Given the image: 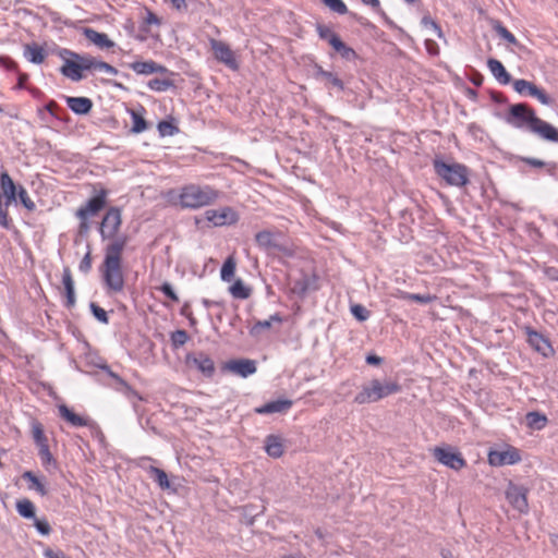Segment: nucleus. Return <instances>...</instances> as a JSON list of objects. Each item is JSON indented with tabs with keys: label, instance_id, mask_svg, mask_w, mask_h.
I'll use <instances>...</instances> for the list:
<instances>
[{
	"label": "nucleus",
	"instance_id": "nucleus-22",
	"mask_svg": "<svg viewBox=\"0 0 558 558\" xmlns=\"http://www.w3.org/2000/svg\"><path fill=\"white\" fill-rule=\"evenodd\" d=\"M62 284L64 289V305L71 308L75 305L74 280L71 269L65 267L62 274Z\"/></svg>",
	"mask_w": 558,
	"mask_h": 558
},
{
	"label": "nucleus",
	"instance_id": "nucleus-62",
	"mask_svg": "<svg viewBox=\"0 0 558 558\" xmlns=\"http://www.w3.org/2000/svg\"><path fill=\"white\" fill-rule=\"evenodd\" d=\"M27 80H28V74H26V73H19L16 88L17 89L25 88V83H26Z\"/></svg>",
	"mask_w": 558,
	"mask_h": 558
},
{
	"label": "nucleus",
	"instance_id": "nucleus-16",
	"mask_svg": "<svg viewBox=\"0 0 558 558\" xmlns=\"http://www.w3.org/2000/svg\"><path fill=\"white\" fill-rule=\"evenodd\" d=\"M19 187L7 171L0 174V203L10 206L16 201V192Z\"/></svg>",
	"mask_w": 558,
	"mask_h": 558
},
{
	"label": "nucleus",
	"instance_id": "nucleus-21",
	"mask_svg": "<svg viewBox=\"0 0 558 558\" xmlns=\"http://www.w3.org/2000/svg\"><path fill=\"white\" fill-rule=\"evenodd\" d=\"M60 416L74 427H85L90 425V420L86 416L74 413L65 404L58 407Z\"/></svg>",
	"mask_w": 558,
	"mask_h": 558
},
{
	"label": "nucleus",
	"instance_id": "nucleus-19",
	"mask_svg": "<svg viewBox=\"0 0 558 558\" xmlns=\"http://www.w3.org/2000/svg\"><path fill=\"white\" fill-rule=\"evenodd\" d=\"M82 32L87 40L100 49H111L114 47V41H112L105 33H99L90 27H85Z\"/></svg>",
	"mask_w": 558,
	"mask_h": 558
},
{
	"label": "nucleus",
	"instance_id": "nucleus-58",
	"mask_svg": "<svg viewBox=\"0 0 558 558\" xmlns=\"http://www.w3.org/2000/svg\"><path fill=\"white\" fill-rule=\"evenodd\" d=\"M144 23L146 25H160V19L149 9H146V16L144 17Z\"/></svg>",
	"mask_w": 558,
	"mask_h": 558
},
{
	"label": "nucleus",
	"instance_id": "nucleus-55",
	"mask_svg": "<svg viewBox=\"0 0 558 558\" xmlns=\"http://www.w3.org/2000/svg\"><path fill=\"white\" fill-rule=\"evenodd\" d=\"M497 32L498 34L505 39L507 40L509 44H512V45H515L517 44V38L514 37V35L512 33H510L506 27L504 26H498L497 27Z\"/></svg>",
	"mask_w": 558,
	"mask_h": 558
},
{
	"label": "nucleus",
	"instance_id": "nucleus-63",
	"mask_svg": "<svg viewBox=\"0 0 558 558\" xmlns=\"http://www.w3.org/2000/svg\"><path fill=\"white\" fill-rule=\"evenodd\" d=\"M525 162L535 168H541V167L546 166V162H544L543 160H539V159H535V158H527V159H525Z\"/></svg>",
	"mask_w": 558,
	"mask_h": 558
},
{
	"label": "nucleus",
	"instance_id": "nucleus-11",
	"mask_svg": "<svg viewBox=\"0 0 558 558\" xmlns=\"http://www.w3.org/2000/svg\"><path fill=\"white\" fill-rule=\"evenodd\" d=\"M209 46L215 59L218 62L225 64L233 71L239 70V62L236 60L235 53L227 43L215 38H210Z\"/></svg>",
	"mask_w": 558,
	"mask_h": 558
},
{
	"label": "nucleus",
	"instance_id": "nucleus-43",
	"mask_svg": "<svg viewBox=\"0 0 558 558\" xmlns=\"http://www.w3.org/2000/svg\"><path fill=\"white\" fill-rule=\"evenodd\" d=\"M147 85L151 90L166 92L172 86V82L167 78H153Z\"/></svg>",
	"mask_w": 558,
	"mask_h": 558
},
{
	"label": "nucleus",
	"instance_id": "nucleus-32",
	"mask_svg": "<svg viewBox=\"0 0 558 558\" xmlns=\"http://www.w3.org/2000/svg\"><path fill=\"white\" fill-rule=\"evenodd\" d=\"M25 57L28 61L40 64L46 59V51L43 47L33 44L25 47Z\"/></svg>",
	"mask_w": 558,
	"mask_h": 558
},
{
	"label": "nucleus",
	"instance_id": "nucleus-49",
	"mask_svg": "<svg viewBox=\"0 0 558 558\" xmlns=\"http://www.w3.org/2000/svg\"><path fill=\"white\" fill-rule=\"evenodd\" d=\"M39 450V457L44 465H48L53 461L52 454L49 450V445H41L38 447Z\"/></svg>",
	"mask_w": 558,
	"mask_h": 558
},
{
	"label": "nucleus",
	"instance_id": "nucleus-20",
	"mask_svg": "<svg viewBox=\"0 0 558 558\" xmlns=\"http://www.w3.org/2000/svg\"><path fill=\"white\" fill-rule=\"evenodd\" d=\"M129 68L133 70L136 74L141 75H149L154 73H165L167 72V69L158 64L157 62L153 60L148 61H135L129 64Z\"/></svg>",
	"mask_w": 558,
	"mask_h": 558
},
{
	"label": "nucleus",
	"instance_id": "nucleus-26",
	"mask_svg": "<svg viewBox=\"0 0 558 558\" xmlns=\"http://www.w3.org/2000/svg\"><path fill=\"white\" fill-rule=\"evenodd\" d=\"M128 112L130 113L131 119H132V128H131L132 133H135V134L143 133L144 131H146L148 129V124L145 120L146 110L144 107L141 106L138 109H130V110H128Z\"/></svg>",
	"mask_w": 558,
	"mask_h": 558
},
{
	"label": "nucleus",
	"instance_id": "nucleus-39",
	"mask_svg": "<svg viewBox=\"0 0 558 558\" xmlns=\"http://www.w3.org/2000/svg\"><path fill=\"white\" fill-rule=\"evenodd\" d=\"M149 473L155 480V482H157V484L160 486V488L167 489L170 487L168 475L163 470L156 466H150Z\"/></svg>",
	"mask_w": 558,
	"mask_h": 558
},
{
	"label": "nucleus",
	"instance_id": "nucleus-9",
	"mask_svg": "<svg viewBox=\"0 0 558 558\" xmlns=\"http://www.w3.org/2000/svg\"><path fill=\"white\" fill-rule=\"evenodd\" d=\"M529 488L509 482L505 490V497L510 506L521 514L529 512L530 506L527 500Z\"/></svg>",
	"mask_w": 558,
	"mask_h": 558
},
{
	"label": "nucleus",
	"instance_id": "nucleus-50",
	"mask_svg": "<svg viewBox=\"0 0 558 558\" xmlns=\"http://www.w3.org/2000/svg\"><path fill=\"white\" fill-rule=\"evenodd\" d=\"M159 291H161L167 298H169L172 302H179V296L174 292L172 286L169 282H163L159 288Z\"/></svg>",
	"mask_w": 558,
	"mask_h": 558
},
{
	"label": "nucleus",
	"instance_id": "nucleus-8",
	"mask_svg": "<svg viewBox=\"0 0 558 558\" xmlns=\"http://www.w3.org/2000/svg\"><path fill=\"white\" fill-rule=\"evenodd\" d=\"M432 454L438 463L456 472L463 470L468 464L462 452L451 445L436 446L432 449Z\"/></svg>",
	"mask_w": 558,
	"mask_h": 558
},
{
	"label": "nucleus",
	"instance_id": "nucleus-17",
	"mask_svg": "<svg viewBox=\"0 0 558 558\" xmlns=\"http://www.w3.org/2000/svg\"><path fill=\"white\" fill-rule=\"evenodd\" d=\"M225 368L244 378L253 375L257 369L256 362L248 359L231 360L226 363Z\"/></svg>",
	"mask_w": 558,
	"mask_h": 558
},
{
	"label": "nucleus",
	"instance_id": "nucleus-13",
	"mask_svg": "<svg viewBox=\"0 0 558 558\" xmlns=\"http://www.w3.org/2000/svg\"><path fill=\"white\" fill-rule=\"evenodd\" d=\"M513 89L520 95H529L536 98L542 105L549 106L553 104V98L543 89L537 87L534 83L518 78L512 81Z\"/></svg>",
	"mask_w": 558,
	"mask_h": 558
},
{
	"label": "nucleus",
	"instance_id": "nucleus-1",
	"mask_svg": "<svg viewBox=\"0 0 558 558\" xmlns=\"http://www.w3.org/2000/svg\"><path fill=\"white\" fill-rule=\"evenodd\" d=\"M507 122L517 129L529 131L543 141L558 143V129L541 119L536 111L525 102L509 107Z\"/></svg>",
	"mask_w": 558,
	"mask_h": 558
},
{
	"label": "nucleus",
	"instance_id": "nucleus-24",
	"mask_svg": "<svg viewBox=\"0 0 558 558\" xmlns=\"http://www.w3.org/2000/svg\"><path fill=\"white\" fill-rule=\"evenodd\" d=\"M293 402L288 399L270 401L255 409L258 414L286 413L292 407Z\"/></svg>",
	"mask_w": 558,
	"mask_h": 558
},
{
	"label": "nucleus",
	"instance_id": "nucleus-2",
	"mask_svg": "<svg viewBox=\"0 0 558 558\" xmlns=\"http://www.w3.org/2000/svg\"><path fill=\"white\" fill-rule=\"evenodd\" d=\"M60 56L63 58V64L60 72L63 76L71 81L78 82L84 75L83 71H98L109 75H116L117 69L111 64L97 60L88 54H80L77 52L64 49Z\"/></svg>",
	"mask_w": 558,
	"mask_h": 558
},
{
	"label": "nucleus",
	"instance_id": "nucleus-35",
	"mask_svg": "<svg viewBox=\"0 0 558 558\" xmlns=\"http://www.w3.org/2000/svg\"><path fill=\"white\" fill-rule=\"evenodd\" d=\"M19 514L26 519H35V506L29 499H22L16 502Z\"/></svg>",
	"mask_w": 558,
	"mask_h": 558
},
{
	"label": "nucleus",
	"instance_id": "nucleus-27",
	"mask_svg": "<svg viewBox=\"0 0 558 558\" xmlns=\"http://www.w3.org/2000/svg\"><path fill=\"white\" fill-rule=\"evenodd\" d=\"M487 66L494 77L500 83V84H509L511 82L510 74L506 71L502 63L497 59H488Z\"/></svg>",
	"mask_w": 558,
	"mask_h": 558
},
{
	"label": "nucleus",
	"instance_id": "nucleus-38",
	"mask_svg": "<svg viewBox=\"0 0 558 558\" xmlns=\"http://www.w3.org/2000/svg\"><path fill=\"white\" fill-rule=\"evenodd\" d=\"M526 422L531 428L542 429L547 424V417L538 412H529L526 414Z\"/></svg>",
	"mask_w": 558,
	"mask_h": 558
},
{
	"label": "nucleus",
	"instance_id": "nucleus-30",
	"mask_svg": "<svg viewBox=\"0 0 558 558\" xmlns=\"http://www.w3.org/2000/svg\"><path fill=\"white\" fill-rule=\"evenodd\" d=\"M265 451L269 457L280 458L283 454V444L280 437L269 435L265 440Z\"/></svg>",
	"mask_w": 558,
	"mask_h": 558
},
{
	"label": "nucleus",
	"instance_id": "nucleus-23",
	"mask_svg": "<svg viewBox=\"0 0 558 558\" xmlns=\"http://www.w3.org/2000/svg\"><path fill=\"white\" fill-rule=\"evenodd\" d=\"M255 241L257 245L264 250H277L279 252H283V246L277 243L276 233L263 230L256 233Z\"/></svg>",
	"mask_w": 558,
	"mask_h": 558
},
{
	"label": "nucleus",
	"instance_id": "nucleus-56",
	"mask_svg": "<svg viewBox=\"0 0 558 558\" xmlns=\"http://www.w3.org/2000/svg\"><path fill=\"white\" fill-rule=\"evenodd\" d=\"M351 311L359 320H366L368 318V312L362 305H354Z\"/></svg>",
	"mask_w": 558,
	"mask_h": 558
},
{
	"label": "nucleus",
	"instance_id": "nucleus-41",
	"mask_svg": "<svg viewBox=\"0 0 558 558\" xmlns=\"http://www.w3.org/2000/svg\"><path fill=\"white\" fill-rule=\"evenodd\" d=\"M159 135L165 136H172L179 132L178 126L173 123L172 120H162L157 125Z\"/></svg>",
	"mask_w": 558,
	"mask_h": 558
},
{
	"label": "nucleus",
	"instance_id": "nucleus-61",
	"mask_svg": "<svg viewBox=\"0 0 558 558\" xmlns=\"http://www.w3.org/2000/svg\"><path fill=\"white\" fill-rule=\"evenodd\" d=\"M364 5L371 7L376 12L381 10L379 0H361Z\"/></svg>",
	"mask_w": 558,
	"mask_h": 558
},
{
	"label": "nucleus",
	"instance_id": "nucleus-46",
	"mask_svg": "<svg viewBox=\"0 0 558 558\" xmlns=\"http://www.w3.org/2000/svg\"><path fill=\"white\" fill-rule=\"evenodd\" d=\"M322 1L332 12H336L338 14H345L348 12V7L342 0H322Z\"/></svg>",
	"mask_w": 558,
	"mask_h": 558
},
{
	"label": "nucleus",
	"instance_id": "nucleus-31",
	"mask_svg": "<svg viewBox=\"0 0 558 558\" xmlns=\"http://www.w3.org/2000/svg\"><path fill=\"white\" fill-rule=\"evenodd\" d=\"M22 477L28 482V489L37 492L40 496L48 494L45 483L32 471H25Z\"/></svg>",
	"mask_w": 558,
	"mask_h": 558
},
{
	"label": "nucleus",
	"instance_id": "nucleus-29",
	"mask_svg": "<svg viewBox=\"0 0 558 558\" xmlns=\"http://www.w3.org/2000/svg\"><path fill=\"white\" fill-rule=\"evenodd\" d=\"M252 288L244 283L242 279H236L234 282L229 287V293L232 295L233 299L238 300H246L252 295Z\"/></svg>",
	"mask_w": 558,
	"mask_h": 558
},
{
	"label": "nucleus",
	"instance_id": "nucleus-54",
	"mask_svg": "<svg viewBox=\"0 0 558 558\" xmlns=\"http://www.w3.org/2000/svg\"><path fill=\"white\" fill-rule=\"evenodd\" d=\"M163 2L170 4L178 12H183L187 9L186 0H163Z\"/></svg>",
	"mask_w": 558,
	"mask_h": 558
},
{
	"label": "nucleus",
	"instance_id": "nucleus-48",
	"mask_svg": "<svg viewBox=\"0 0 558 558\" xmlns=\"http://www.w3.org/2000/svg\"><path fill=\"white\" fill-rule=\"evenodd\" d=\"M422 24L426 27L432 29L439 38L442 37V31L438 23L433 20L430 16L426 15L422 19Z\"/></svg>",
	"mask_w": 558,
	"mask_h": 558
},
{
	"label": "nucleus",
	"instance_id": "nucleus-7",
	"mask_svg": "<svg viewBox=\"0 0 558 558\" xmlns=\"http://www.w3.org/2000/svg\"><path fill=\"white\" fill-rule=\"evenodd\" d=\"M100 272L106 289L111 293H120L124 289L125 278L122 262L104 259Z\"/></svg>",
	"mask_w": 558,
	"mask_h": 558
},
{
	"label": "nucleus",
	"instance_id": "nucleus-3",
	"mask_svg": "<svg viewBox=\"0 0 558 558\" xmlns=\"http://www.w3.org/2000/svg\"><path fill=\"white\" fill-rule=\"evenodd\" d=\"M219 192L209 185L187 184L178 195V204L182 208L197 209L215 203Z\"/></svg>",
	"mask_w": 558,
	"mask_h": 558
},
{
	"label": "nucleus",
	"instance_id": "nucleus-18",
	"mask_svg": "<svg viewBox=\"0 0 558 558\" xmlns=\"http://www.w3.org/2000/svg\"><path fill=\"white\" fill-rule=\"evenodd\" d=\"M525 333L529 344L538 353L547 356L553 351L550 342L542 333L530 327L525 328Z\"/></svg>",
	"mask_w": 558,
	"mask_h": 558
},
{
	"label": "nucleus",
	"instance_id": "nucleus-51",
	"mask_svg": "<svg viewBox=\"0 0 558 558\" xmlns=\"http://www.w3.org/2000/svg\"><path fill=\"white\" fill-rule=\"evenodd\" d=\"M34 525L37 531L43 535H48L51 532L50 524L45 519H34Z\"/></svg>",
	"mask_w": 558,
	"mask_h": 558
},
{
	"label": "nucleus",
	"instance_id": "nucleus-60",
	"mask_svg": "<svg viewBox=\"0 0 558 558\" xmlns=\"http://www.w3.org/2000/svg\"><path fill=\"white\" fill-rule=\"evenodd\" d=\"M545 167L549 175L558 179V165L556 162L546 163Z\"/></svg>",
	"mask_w": 558,
	"mask_h": 558
},
{
	"label": "nucleus",
	"instance_id": "nucleus-5",
	"mask_svg": "<svg viewBox=\"0 0 558 558\" xmlns=\"http://www.w3.org/2000/svg\"><path fill=\"white\" fill-rule=\"evenodd\" d=\"M401 390V386L397 381H387L383 384L378 379H373L368 385L362 387L361 391L354 397L357 404H366L377 402L390 395Z\"/></svg>",
	"mask_w": 558,
	"mask_h": 558
},
{
	"label": "nucleus",
	"instance_id": "nucleus-15",
	"mask_svg": "<svg viewBox=\"0 0 558 558\" xmlns=\"http://www.w3.org/2000/svg\"><path fill=\"white\" fill-rule=\"evenodd\" d=\"M185 363L189 367L197 369L207 378L213 377L216 371L213 359L205 352L187 354Z\"/></svg>",
	"mask_w": 558,
	"mask_h": 558
},
{
	"label": "nucleus",
	"instance_id": "nucleus-6",
	"mask_svg": "<svg viewBox=\"0 0 558 558\" xmlns=\"http://www.w3.org/2000/svg\"><path fill=\"white\" fill-rule=\"evenodd\" d=\"M95 195L87 203L76 210V217L80 219V231L86 232L89 229L88 219L96 216L107 204L109 192L100 186L94 187Z\"/></svg>",
	"mask_w": 558,
	"mask_h": 558
},
{
	"label": "nucleus",
	"instance_id": "nucleus-25",
	"mask_svg": "<svg viewBox=\"0 0 558 558\" xmlns=\"http://www.w3.org/2000/svg\"><path fill=\"white\" fill-rule=\"evenodd\" d=\"M126 236L114 239L107 247L104 259H111L116 262H122V253L126 245Z\"/></svg>",
	"mask_w": 558,
	"mask_h": 558
},
{
	"label": "nucleus",
	"instance_id": "nucleus-36",
	"mask_svg": "<svg viewBox=\"0 0 558 558\" xmlns=\"http://www.w3.org/2000/svg\"><path fill=\"white\" fill-rule=\"evenodd\" d=\"M282 322H283V318L281 317V315L276 313V314L271 315L268 319L256 322L254 324V326L252 327L251 332L258 333L259 331H262L264 329L270 328L272 323L281 324Z\"/></svg>",
	"mask_w": 558,
	"mask_h": 558
},
{
	"label": "nucleus",
	"instance_id": "nucleus-44",
	"mask_svg": "<svg viewBox=\"0 0 558 558\" xmlns=\"http://www.w3.org/2000/svg\"><path fill=\"white\" fill-rule=\"evenodd\" d=\"M316 31L318 33V36L322 39L327 40L330 46L332 45L335 39L339 38V36L333 31H331L328 26L317 25Z\"/></svg>",
	"mask_w": 558,
	"mask_h": 558
},
{
	"label": "nucleus",
	"instance_id": "nucleus-57",
	"mask_svg": "<svg viewBox=\"0 0 558 558\" xmlns=\"http://www.w3.org/2000/svg\"><path fill=\"white\" fill-rule=\"evenodd\" d=\"M90 268H92V255H90V252H87L85 254V256L83 257V259L81 260L78 269L82 272L86 274L90 270Z\"/></svg>",
	"mask_w": 558,
	"mask_h": 558
},
{
	"label": "nucleus",
	"instance_id": "nucleus-40",
	"mask_svg": "<svg viewBox=\"0 0 558 558\" xmlns=\"http://www.w3.org/2000/svg\"><path fill=\"white\" fill-rule=\"evenodd\" d=\"M32 435L37 447L48 444V439L45 435V430L41 423L37 421L32 423Z\"/></svg>",
	"mask_w": 558,
	"mask_h": 558
},
{
	"label": "nucleus",
	"instance_id": "nucleus-34",
	"mask_svg": "<svg viewBox=\"0 0 558 558\" xmlns=\"http://www.w3.org/2000/svg\"><path fill=\"white\" fill-rule=\"evenodd\" d=\"M331 47L340 53V56L345 60H355L357 58L356 52L351 47L347 46L340 37L335 39Z\"/></svg>",
	"mask_w": 558,
	"mask_h": 558
},
{
	"label": "nucleus",
	"instance_id": "nucleus-64",
	"mask_svg": "<svg viewBox=\"0 0 558 558\" xmlns=\"http://www.w3.org/2000/svg\"><path fill=\"white\" fill-rule=\"evenodd\" d=\"M380 361H381V360H380V357H378V356H376V355H368V356L366 357V362H367L368 364H375V365H377V364H379V363H380Z\"/></svg>",
	"mask_w": 558,
	"mask_h": 558
},
{
	"label": "nucleus",
	"instance_id": "nucleus-33",
	"mask_svg": "<svg viewBox=\"0 0 558 558\" xmlns=\"http://www.w3.org/2000/svg\"><path fill=\"white\" fill-rule=\"evenodd\" d=\"M236 269V259L234 255H230L226 258L221 270H220V277L222 281L230 282L235 274Z\"/></svg>",
	"mask_w": 558,
	"mask_h": 558
},
{
	"label": "nucleus",
	"instance_id": "nucleus-14",
	"mask_svg": "<svg viewBox=\"0 0 558 558\" xmlns=\"http://www.w3.org/2000/svg\"><path fill=\"white\" fill-rule=\"evenodd\" d=\"M205 218L214 227H223L236 223L239 215L233 208L226 206L206 210Z\"/></svg>",
	"mask_w": 558,
	"mask_h": 558
},
{
	"label": "nucleus",
	"instance_id": "nucleus-12",
	"mask_svg": "<svg viewBox=\"0 0 558 558\" xmlns=\"http://www.w3.org/2000/svg\"><path fill=\"white\" fill-rule=\"evenodd\" d=\"M487 460L492 466L512 465L521 461V453L519 449L508 445L502 449L490 450Z\"/></svg>",
	"mask_w": 558,
	"mask_h": 558
},
{
	"label": "nucleus",
	"instance_id": "nucleus-42",
	"mask_svg": "<svg viewBox=\"0 0 558 558\" xmlns=\"http://www.w3.org/2000/svg\"><path fill=\"white\" fill-rule=\"evenodd\" d=\"M317 75L325 78L329 84L342 90L344 88L342 81L329 71H325L322 66H317Z\"/></svg>",
	"mask_w": 558,
	"mask_h": 558
},
{
	"label": "nucleus",
	"instance_id": "nucleus-10",
	"mask_svg": "<svg viewBox=\"0 0 558 558\" xmlns=\"http://www.w3.org/2000/svg\"><path fill=\"white\" fill-rule=\"evenodd\" d=\"M122 225V211L119 207H110L99 227V232L101 238L105 239H113L120 231Z\"/></svg>",
	"mask_w": 558,
	"mask_h": 558
},
{
	"label": "nucleus",
	"instance_id": "nucleus-4",
	"mask_svg": "<svg viewBox=\"0 0 558 558\" xmlns=\"http://www.w3.org/2000/svg\"><path fill=\"white\" fill-rule=\"evenodd\" d=\"M435 173L446 182L447 185L464 187L470 182L469 168L459 162H446L439 158L433 160Z\"/></svg>",
	"mask_w": 558,
	"mask_h": 558
},
{
	"label": "nucleus",
	"instance_id": "nucleus-47",
	"mask_svg": "<svg viewBox=\"0 0 558 558\" xmlns=\"http://www.w3.org/2000/svg\"><path fill=\"white\" fill-rule=\"evenodd\" d=\"M89 307H90L93 315L96 317L97 320H99L102 324H108L109 318H108L107 312L102 307H100L99 305H97L94 302L90 303Z\"/></svg>",
	"mask_w": 558,
	"mask_h": 558
},
{
	"label": "nucleus",
	"instance_id": "nucleus-45",
	"mask_svg": "<svg viewBox=\"0 0 558 558\" xmlns=\"http://www.w3.org/2000/svg\"><path fill=\"white\" fill-rule=\"evenodd\" d=\"M16 197H19L20 202L26 209H28V210L35 209V203L32 201L27 191L22 185L19 186V190L16 192Z\"/></svg>",
	"mask_w": 558,
	"mask_h": 558
},
{
	"label": "nucleus",
	"instance_id": "nucleus-28",
	"mask_svg": "<svg viewBox=\"0 0 558 558\" xmlns=\"http://www.w3.org/2000/svg\"><path fill=\"white\" fill-rule=\"evenodd\" d=\"M68 107L77 114L88 113L93 107V102L86 97H68Z\"/></svg>",
	"mask_w": 558,
	"mask_h": 558
},
{
	"label": "nucleus",
	"instance_id": "nucleus-37",
	"mask_svg": "<svg viewBox=\"0 0 558 558\" xmlns=\"http://www.w3.org/2000/svg\"><path fill=\"white\" fill-rule=\"evenodd\" d=\"M399 298L408 301H413L416 303L427 304L437 299L436 295L432 294H417V293H409L404 291H400Z\"/></svg>",
	"mask_w": 558,
	"mask_h": 558
},
{
	"label": "nucleus",
	"instance_id": "nucleus-52",
	"mask_svg": "<svg viewBox=\"0 0 558 558\" xmlns=\"http://www.w3.org/2000/svg\"><path fill=\"white\" fill-rule=\"evenodd\" d=\"M8 207L9 206L3 205V203H0V225L5 229H9L11 225Z\"/></svg>",
	"mask_w": 558,
	"mask_h": 558
},
{
	"label": "nucleus",
	"instance_id": "nucleus-59",
	"mask_svg": "<svg viewBox=\"0 0 558 558\" xmlns=\"http://www.w3.org/2000/svg\"><path fill=\"white\" fill-rule=\"evenodd\" d=\"M44 556L46 558H69L65 556V554L62 550H60V549L54 550L50 547H47L44 549Z\"/></svg>",
	"mask_w": 558,
	"mask_h": 558
},
{
	"label": "nucleus",
	"instance_id": "nucleus-53",
	"mask_svg": "<svg viewBox=\"0 0 558 558\" xmlns=\"http://www.w3.org/2000/svg\"><path fill=\"white\" fill-rule=\"evenodd\" d=\"M187 332L185 330H177L172 335V341L175 345H183L187 341Z\"/></svg>",
	"mask_w": 558,
	"mask_h": 558
}]
</instances>
